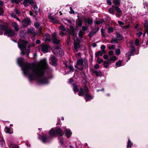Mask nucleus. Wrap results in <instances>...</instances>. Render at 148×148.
Here are the masks:
<instances>
[{
  "instance_id": "nucleus-56",
  "label": "nucleus",
  "mask_w": 148,
  "mask_h": 148,
  "mask_svg": "<svg viewBox=\"0 0 148 148\" xmlns=\"http://www.w3.org/2000/svg\"><path fill=\"white\" fill-rule=\"evenodd\" d=\"M70 35L68 34L67 38V42L68 43L69 42H70L71 41V37L70 36Z\"/></svg>"
},
{
  "instance_id": "nucleus-38",
  "label": "nucleus",
  "mask_w": 148,
  "mask_h": 148,
  "mask_svg": "<svg viewBox=\"0 0 148 148\" xmlns=\"http://www.w3.org/2000/svg\"><path fill=\"white\" fill-rule=\"evenodd\" d=\"M99 27H97L96 28H93L92 31L94 32V33L96 34V33L99 30Z\"/></svg>"
},
{
  "instance_id": "nucleus-2",
  "label": "nucleus",
  "mask_w": 148,
  "mask_h": 148,
  "mask_svg": "<svg viewBox=\"0 0 148 148\" xmlns=\"http://www.w3.org/2000/svg\"><path fill=\"white\" fill-rule=\"evenodd\" d=\"M60 129H55L52 128L49 132V135L45 134H42L40 136V139L42 141L45 143H50L54 137H57V135L60 133Z\"/></svg>"
},
{
  "instance_id": "nucleus-28",
  "label": "nucleus",
  "mask_w": 148,
  "mask_h": 148,
  "mask_svg": "<svg viewBox=\"0 0 148 148\" xmlns=\"http://www.w3.org/2000/svg\"><path fill=\"white\" fill-rule=\"evenodd\" d=\"M18 47L21 49V50H24L27 49L26 46L22 44H18Z\"/></svg>"
},
{
  "instance_id": "nucleus-13",
  "label": "nucleus",
  "mask_w": 148,
  "mask_h": 148,
  "mask_svg": "<svg viewBox=\"0 0 148 148\" xmlns=\"http://www.w3.org/2000/svg\"><path fill=\"white\" fill-rule=\"evenodd\" d=\"M0 29L1 31L6 32L8 29V26L7 25L1 24L0 25Z\"/></svg>"
},
{
  "instance_id": "nucleus-12",
  "label": "nucleus",
  "mask_w": 148,
  "mask_h": 148,
  "mask_svg": "<svg viewBox=\"0 0 148 148\" xmlns=\"http://www.w3.org/2000/svg\"><path fill=\"white\" fill-rule=\"evenodd\" d=\"M74 40V48L75 50H77V48L81 47V45L79 43H77L75 41L74 38H73Z\"/></svg>"
},
{
  "instance_id": "nucleus-23",
  "label": "nucleus",
  "mask_w": 148,
  "mask_h": 148,
  "mask_svg": "<svg viewBox=\"0 0 148 148\" xmlns=\"http://www.w3.org/2000/svg\"><path fill=\"white\" fill-rule=\"evenodd\" d=\"M12 27H13L15 28V29L16 31H18V30H19V29L18 27H17V24L16 22H12Z\"/></svg>"
},
{
  "instance_id": "nucleus-8",
  "label": "nucleus",
  "mask_w": 148,
  "mask_h": 148,
  "mask_svg": "<svg viewBox=\"0 0 148 148\" xmlns=\"http://www.w3.org/2000/svg\"><path fill=\"white\" fill-rule=\"evenodd\" d=\"M4 33L11 37L14 36L15 34L14 31L12 29H8L6 32H4Z\"/></svg>"
},
{
  "instance_id": "nucleus-35",
  "label": "nucleus",
  "mask_w": 148,
  "mask_h": 148,
  "mask_svg": "<svg viewBox=\"0 0 148 148\" xmlns=\"http://www.w3.org/2000/svg\"><path fill=\"white\" fill-rule=\"evenodd\" d=\"M122 62L121 60H118L116 63V65L117 67L121 66L122 65Z\"/></svg>"
},
{
  "instance_id": "nucleus-19",
  "label": "nucleus",
  "mask_w": 148,
  "mask_h": 148,
  "mask_svg": "<svg viewBox=\"0 0 148 148\" xmlns=\"http://www.w3.org/2000/svg\"><path fill=\"white\" fill-rule=\"evenodd\" d=\"M112 8H113L118 13H121L122 12L121 10H120V8L117 6L114 5H112Z\"/></svg>"
},
{
  "instance_id": "nucleus-46",
  "label": "nucleus",
  "mask_w": 148,
  "mask_h": 148,
  "mask_svg": "<svg viewBox=\"0 0 148 148\" xmlns=\"http://www.w3.org/2000/svg\"><path fill=\"white\" fill-rule=\"evenodd\" d=\"M88 26H83L82 27V30H83V31L84 32L87 30L88 29Z\"/></svg>"
},
{
  "instance_id": "nucleus-31",
  "label": "nucleus",
  "mask_w": 148,
  "mask_h": 148,
  "mask_svg": "<svg viewBox=\"0 0 148 148\" xmlns=\"http://www.w3.org/2000/svg\"><path fill=\"white\" fill-rule=\"evenodd\" d=\"M102 55V53L100 51H98L95 53V57L97 58L99 56H101Z\"/></svg>"
},
{
  "instance_id": "nucleus-44",
  "label": "nucleus",
  "mask_w": 148,
  "mask_h": 148,
  "mask_svg": "<svg viewBox=\"0 0 148 148\" xmlns=\"http://www.w3.org/2000/svg\"><path fill=\"white\" fill-rule=\"evenodd\" d=\"M95 34L94 33L93 31H91L88 35V36L90 37H92Z\"/></svg>"
},
{
  "instance_id": "nucleus-11",
  "label": "nucleus",
  "mask_w": 148,
  "mask_h": 148,
  "mask_svg": "<svg viewBox=\"0 0 148 148\" xmlns=\"http://www.w3.org/2000/svg\"><path fill=\"white\" fill-rule=\"evenodd\" d=\"M69 28L72 34V36H74L76 35V34L75 33V32L76 31V29H75L74 27L72 25H71Z\"/></svg>"
},
{
  "instance_id": "nucleus-62",
  "label": "nucleus",
  "mask_w": 148,
  "mask_h": 148,
  "mask_svg": "<svg viewBox=\"0 0 148 148\" xmlns=\"http://www.w3.org/2000/svg\"><path fill=\"white\" fill-rule=\"evenodd\" d=\"M113 54V52L112 51L110 50L108 52V54L109 56H112Z\"/></svg>"
},
{
  "instance_id": "nucleus-1",
  "label": "nucleus",
  "mask_w": 148,
  "mask_h": 148,
  "mask_svg": "<svg viewBox=\"0 0 148 148\" xmlns=\"http://www.w3.org/2000/svg\"><path fill=\"white\" fill-rule=\"evenodd\" d=\"M40 63L45 66V69H38L35 68V64L34 63L32 64L28 63L24 66V71L25 74H28V78L29 80H34L35 77L38 83L41 84H47L48 83V77H41L45 74V69L47 68L46 60L44 59L42 60Z\"/></svg>"
},
{
  "instance_id": "nucleus-24",
  "label": "nucleus",
  "mask_w": 148,
  "mask_h": 148,
  "mask_svg": "<svg viewBox=\"0 0 148 148\" xmlns=\"http://www.w3.org/2000/svg\"><path fill=\"white\" fill-rule=\"evenodd\" d=\"M32 6L33 7V9L35 10L34 12L36 14V15H37L38 12L39 11V10L38 9V8L36 5V4H35L33 6Z\"/></svg>"
},
{
  "instance_id": "nucleus-36",
  "label": "nucleus",
  "mask_w": 148,
  "mask_h": 148,
  "mask_svg": "<svg viewBox=\"0 0 148 148\" xmlns=\"http://www.w3.org/2000/svg\"><path fill=\"white\" fill-rule=\"evenodd\" d=\"M115 53L116 55L118 56L121 53L120 49H116L115 50Z\"/></svg>"
},
{
  "instance_id": "nucleus-5",
  "label": "nucleus",
  "mask_w": 148,
  "mask_h": 148,
  "mask_svg": "<svg viewBox=\"0 0 148 148\" xmlns=\"http://www.w3.org/2000/svg\"><path fill=\"white\" fill-rule=\"evenodd\" d=\"M57 129H60V133L59 134H58L56 136L57 137H58V139H59V142L60 143L61 145H63V138L62 137V136L64 134V133L62 131V129L60 127H58Z\"/></svg>"
},
{
  "instance_id": "nucleus-45",
  "label": "nucleus",
  "mask_w": 148,
  "mask_h": 148,
  "mask_svg": "<svg viewBox=\"0 0 148 148\" xmlns=\"http://www.w3.org/2000/svg\"><path fill=\"white\" fill-rule=\"evenodd\" d=\"M116 57L115 56H113L111 58L109 59L111 61H115L116 60Z\"/></svg>"
},
{
  "instance_id": "nucleus-25",
  "label": "nucleus",
  "mask_w": 148,
  "mask_h": 148,
  "mask_svg": "<svg viewBox=\"0 0 148 148\" xmlns=\"http://www.w3.org/2000/svg\"><path fill=\"white\" fill-rule=\"evenodd\" d=\"M121 0H113V3L115 6H119L120 5Z\"/></svg>"
},
{
  "instance_id": "nucleus-59",
  "label": "nucleus",
  "mask_w": 148,
  "mask_h": 148,
  "mask_svg": "<svg viewBox=\"0 0 148 148\" xmlns=\"http://www.w3.org/2000/svg\"><path fill=\"white\" fill-rule=\"evenodd\" d=\"M108 4L109 5H112V2L111 0H106Z\"/></svg>"
},
{
  "instance_id": "nucleus-16",
  "label": "nucleus",
  "mask_w": 148,
  "mask_h": 148,
  "mask_svg": "<svg viewBox=\"0 0 148 148\" xmlns=\"http://www.w3.org/2000/svg\"><path fill=\"white\" fill-rule=\"evenodd\" d=\"M84 60L82 59H78L76 62L77 65L84 66Z\"/></svg>"
},
{
  "instance_id": "nucleus-51",
  "label": "nucleus",
  "mask_w": 148,
  "mask_h": 148,
  "mask_svg": "<svg viewBox=\"0 0 148 148\" xmlns=\"http://www.w3.org/2000/svg\"><path fill=\"white\" fill-rule=\"evenodd\" d=\"M101 35L102 36H103L104 37L106 38V36H105L104 34V29L103 28H102L101 29Z\"/></svg>"
},
{
  "instance_id": "nucleus-61",
  "label": "nucleus",
  "mask_w": 148,
  "mask_h": 148,
  "mask_svg": "<svg viewBox=\"0 0 148 148\" xmlns=\"http://www.w3.org/2000/svg\"><path fill=\"white\" fill-rule=\"evenodd\" d=\"M103 58L104 59L107 60L108 59V56L107 54H105L103 56Z\"/></svg>"
},
{
  "instance_id": "nucleus-53",
  "label": "nucleus",
  "mask_w": 148,
  "mask_h": 148,
  "mask_svg": "<svg viewBox=\"0 0 148 148\" xmlns=\"http://www.w3.org/2000/svg\"><path fill=\"white\" fill-rule=\"evenodd\" d=\"M28 2L32 6V5H34L35 4V2H33V0H28Z\"/></svg>"
},
{
  "instance_id": "nucleus-40",
  "label": "nucleus",
  "mask_w": 148,
  "mask_h": 148,
  "mask_svg": "<svg viewBox=\"0 0 148 148\" xmlns=\"http://www.w3.org/2000/svg\"><path fill=\"white\" fill-rule=\"evenodd\" d=\"M28 43L27 41H25L24 40H22L21 42V43L20 44H22L23 45L26 46V45Z\"/></svg>"
},
{
  "instance_id": "nucleus-63",
  "label": "nucleus",
  "mask_w": 148,
  "mask_h": 148,
  "mask_svg": "<svg viewBox=\"0 0 148 148\" xmlns=\"http://www.w3.org/2000/svg\"><path fill=\"white\" fill-rule=\"evenodd\" d=\"M94 67L95 69H97L99 67V66L98 64H96L94 66Z\"/></svg>"
},
{
  "instance_id": "nucleus-33",
  "label": "nucleus",
  "mask_w": 148,
  "mask_h": 148,
  "mask_svg": "<svg viewBox=\"0 0 148 148\" xmlns=\"http://www.w3.org/2000/svg\"><path fill=\"white\" fill-rule=\"evenodd\" d=\"M116 38H113L110 41V43L112 44H117L118 43V42Z\"/></svg>"
},
{
  "instance_id": "nucleus-42",
  "label": "nucleus",
  "mask_w": 148,
  "mask_h": 148,
  "mask_svg": "<svg viewBox=\"0 0 148 148\" xmlns=\"http://www.w3.org/2000/svg\"><path fill=\"white\" fill-rule=\"evenodd\" d=\"M34 25L36 28H38L40 26V23L38 22L34 23Z\"/></svg>"
},
{
  "instance_id": "nucleus-60",
  "label": "nucleus",
  "mask_w": 148,
  "mask_h": 148,
  "mask_svg": "<svg viewBox=\"0 0 148 148\" xmlns=\"http://www.w3.org/2000/svg\"><path fill=\"white\" fill-rule=\"evenodd\" d=\"M68 68L70 70H71L72 71H74V68L71 65H70L69 66Z\"/></svg>"
},
{
  "instance_id": "nucleus-7",
  "label": "nucleus",
  "mask_w": 148,
  "mask_h": 148,
  "mask_svg": "<svg viewBox=\"0 0 148 148\" xmlns=\"http://www.w3.org/2000/svg\"><path fill=\"white\" fill-rule=\"evenodd\" d=\"M31 21L30 18L27 17L25 18L22 21L23 26L25 27L31 24Z\"/></svg>"
},
{
  "instance_id": "nucleus-10",
  "label": "nucleus",
  "mask_w": 148,
  "mask_h": 148,
  "mask_svg": "<svg viewBox=\"0 0 148 148\" xmlns=\"http://www.w3.org/2000/svg\"><path fill=\"white\" fill-rule=\"evenodd\" d=\"M49 47V45L47 44H45L42 45L41 48L42 51L43 53L47 52L48 51Z\"/></svg>"
},
{
  "instance_id": "nucleus-52",
  "label": "nucleus",
  "mask_w": 148,
  "mask_h": 148,
  "mask_svg": "<svg viewBox=\"0 0 148 148\" xmlns=\"http://www.w3.org/2000/svg\"><path fill=\"white\" fill-rule=\"evenodd\" d=\"M82 74L83 75V76H82L83 78V79H84V80H85V81L86 82V78H87L86 76V75L84 73H83Z\"/></svg>"
},
{
  "instance_id": "nucleus-47",
  "label": "nucleus",
  "mask_w": 148,
  "mask_h": 148,
  "mask_svg": "<svg viewBox=\"0 0 148 148\" xmlns=\"http://www.w3.org/2000/svg\"><path fill=\"white\" fill-rule=\"evenodd\" d=\"M144 27L146 28H147L148 27L147 21V20L145 21V23L144 24Z\"/></svg>"
},
{
  "instance_id": "nucleus-17",
  "label": "nucleus",
  "mask_w": 148,
  "mask_h": 148,
  "mask_svg": "<svg viewBox=\"0 0 148 148\" xmlns=\"http://www.w3.org/2000/svg\"><path fill=\"white\" fill-rule=\"evenodd\" d=\"M73 91L75 92H77L78 91L79 92V90L77 85L74 83L73 84Z\"/></svg>"
},
{
  "instance_id": "nucleus-9",
  "label": "nucleus",
  "mask_w": 148,
  "mask_h": 148,
  "mask_svg": "<svg viewBox=\"0 0 148 148\" xmlns=\"http://www.w3.org/2000/svg\"><path fill=\"white\" fill-rule=\"evenodd\" d=\"M51 62H52V65L53 66H56L57 65V62L58 59L56 58V57L54 55L52 56L51 57Z\"/></svg>"
},
{
  "instance_id": "nucleus-30",
  "label": "nucleus",
  "mask_w": 148,
  "mask_h": 148,
  "mask_svg": "<svg viewBox=\"0 0 148 148\" xmlns=\"http://www.w3.org/2000/svg\"><path fill=\"white\" fill-rule=\"evenodd\" d=\"M116 38H118V40H122L123 37L122 35L120 34L119 33H117L116 34Z\"/></svg>"
},
{
  "instance_id": "nucleus-48",
  "label": "nucleus",
  "mask_w": 148,
  "mask_h": 148,
  "mask_svg": "<svg viewBox=\"0 0 148 148\" xmlns=\"http://www.w3.org/2000/svg\"><path fill=\"white\" fill-rule=\"evenodd\" d=\"M135 45L136 46H138L139 44V41L138 39H136L135 40Z\"/></svg>"
},
{
  "instance_id": "nucleus-57",
  "label": "nucleus",
  "mask_w": 148,
  "mask_h": 148,
  "mask_svg": "<svg viewBox=\"0 0 148 148\" xmlns=\"http://www.w3.org/2000/svg\"><path fill=\"white\" fill-rule=\"evenodd\" d=\"M115 45H111V46H109L108 47V48L110 50L111 49H114V47Z\"/></svg>"
},
{
  "instance_id": "nucleus-26",
  "label": "nucleus",
  "mask_w": 148,
  "mask_h": 148,
  "mask_svg": "<svg viewBox=\"0 0 148 148\" xmlns=\"http://www.w3.org/2000/svg\"><path fill=\"white\" fill-rule=\"evenodd\" d=\"M76 24H78L79 26H81L82 25V22L81 19L77 18L76 20Z\"/></svg>"
},
{
  "instance_id": "nucleus-32",
  "label": "nucleus",
  "mask_w": 148,
  "mask_h": 148,
  "mask_svg": "<svg viewBox=\"0 0 148 148\" xmlns=\"http://www.w3.org/2000/svg\"><path fill=\"white\" fill-rule=\"evenodd\" d=\"M21 1V0H11V2L12 3H15L18 4Z\"/></svg>"
},
{
  "instance_id": "nucleus-22",
  "label": "nucleus",
  "mask_w": 148,
  "mask_h": 148,
  "mask_svg": "<svg viewBox=\"0 0 148 148\" xmlns=\"http://www.w3.org/2000/svg\"><path fill=\"white\" fill-rule=\"evenodd\" d=\"M27 32L28 34L31 33L34 35L32 37V39H33L34 38L35 34V32L34 31H33L32 29H28L27 31Z\"/></svg>"
},
{
  "instance_id": "nucleus-49",
  "label": "nucleus",
  "mask_w": 148,
  "mask_h": 148,
  "mask_svg": "<svg viewBox=\"0 0 148 148\" xmlns=\"http://www.w3.org/2000/svg\"><path fill=\"white\" fill-rule=\"evenodd\" d=\"M122 14V12H121V13L117 12L115 14V15L117 17L119 18L121 16Z\"/></svg>"
},
{
  "instance_id": "nucleus-39",
  "label": "nucleus",
  "mask_w": 148,
  "mask_h": 148,
  "mask_svg": "<svg viewBox=\"0 0 148 148\" xmlns=\"http://www.w3.org/2000/svg\"><path fill=\"white\" fill-rule=\"evenodd\" d=\"M28 3H29L28 0H24L23 4L25 6L27 7L28 6V5L27 4Z\"/></svg>"
},
{
  "instance_id": "nucleus-43",
  "label": "nucleus",
  "mask_w": 148,
  "mask_h": 148,
  "mask_svg": "<svg viewBox=\"0 0 148 148\" xmlns=\"http://www.w3.org/2000/svg\"><path fill=\"white\" fill-rule=\"evenodd\" d=\"M97 62L99 64H100L102 62H103V60L102 59H100L99 57L97 58Z\"/></svg>"
},
{
  "instance_id": "nucleus-6",
  "label": "nucleus",
  "mask_w": 148,
  "mask_h": 148,
  "mask_svg": "<svg viewBox=\"0 0 148 148\" xmlns=\"http://www.w3.org/2000/svg\"><path fill=\"white\" fill-rule=\"evenodd\" d=\"M17 63L18 65L20 66H22V69L24 72V73L25 75H28V74H25V71H24L23 67L25 65L27 64L28 63H29L27 62L26 64H25L24 63V59L21 58H18L17 59Z\"/></svg>"
},
{
  "instance_id": "nucleus-3",
  "label": "nucleus",
  "mask_w": 148,
  "mask_h": 148,
  "mask_svg": "<svg viewBox=\"0 0 148 148\" xmlns=\"http://www.w3.org/2000/svg\"><path fill=\"white\" fill-rule=\"evenodd\" d=\"M83 88L82 87H80L78 95L81 97L85 95L84 98L86 102L89 101L94 99V97L92 96L89 93V90L87 86L86 85H84Z\"/></svg>"
},
{
  "instance_id": "nucleus-55",
  "label": "nucleus",
  "mask_w": 148,
  "mask_h": 148,
  "mask_svg": "<svg viewBox=\"0 0 148 148\" xmlns=\"http://www.w3.org/2000/svg\"><path fill=\"white\" fill-rule=\"evenodd\" d=\"M60 29H61V30L63 31H66V29L63 26H60Z\"/></svg>"
},
{
  "instance_id": "nucleus-64",
  "label": "nucleus",
  "mask_w": 148,
  "mask_h": 148,
  "mask_svg": "<svg viewBox=\"0 0 148 148\" xmlns=\"http://www.w3.org/2000/svg\"><path fill=\"white\" fill-rule=\"evenodd\" d=\"M129 27H130V25H124V26H123V27L124 29H126L129 28Z\"/></svg>"
},
{
  "instance_id": "nucleus-37",
  "label": "nucleus",
  "mask_w": 148,
  "mask_h": 148,
  "mask_svg": "<svg viewBox=\"0 0 148 148\" xmlns=\"http://www.w3.org/2000/svg\"><path fill=\"white\" fill-rule=\"evenodd\" d=\"M114 9L112 8H112H110L109 9V12L112 14H113L114 13Z\"/></svg>"
},
{
  "instance_id": "nucleus-15",
  "label": "nucleus",
  "mask_w": 148,
  "mask_h": 148,
  "mask_svg": "<svg viewBox=\"0 0 148 148\" xmlns=\"http://www.w3.org/2000/svg\"><path fill=\"white\" fill-rule=\"evenodd\" d=\"M65 132V134L67 138H69L71 137L72 134V133L70 130H66Z\"/></svg>"
},
{
  "instance_id": "nucleus-29",
  "label": "nucleus",
  "mask_w": 148,
  "mask_h": 148,
  "mask_svg": "<svg viewBox=\"0 0 148 148\" xmlns=\"http://www.w3.org/2000/svg\"><path fill=\"white\" fill-rule=\"evenodd\" d=\"M133 145V143L132 142L130 139H128L127 143V148L131 147Z\"/></svg>"
},
{
  "instance_id": "nucleus-50",
  "label": "nucleus",
  "mask_w": 148,
  "mask_h": 148,
  "mask_svg": "<svg viewBox=\"0 0 148 148\" xmlns=\"http://www.w3.org/2000/svg\"><path fill=\"white\" fill-rule=\"evenodd\" d=\"M4 13L3 8L0 7V15H2Z\"/></svg>"
},
{
  "instance_id": "nucleus-27",
  "label": "nucleus",
  "mask_w": 148,
  "mask_h": 148,
  "mask_svg": "<svg viewBox=\"0 0 148 148\" xmlns=\"http://www.w3.org/2000/svg\"><path fill=\"white\" fill-rule=\"evenodd\" d=\"M85 34V32L83 31L82 29H81L79 30V32L78 33V35L80 38H82L83 37V35Z\"/></svg>"
},
{
  "instance_id": "nucleus-41",
  "label": "nucleus",
  "mask_w": 148,
  "mask_h": 148,
  "mask_svg": "<svg viewBox=\"0 0 148 148\" xmlns=\"http://www.w3.org/2000/svg\"><path fill=\"white\" fill-rule=\"evenodd\" d=\"M87 23L89 25H91L93 23L92 19L91 18H88Z\"/></svg>"
},
{
  "instance_id": "nucleus-34",
  "label": "nucleus",
  "mask_w": 148,
  "mask_h": 148,
  "mask_svg": "<svg viewBox=\"0 0 148 148\" xmlns=\"http://www.w3.org/2000/svg\"><path fill=\"white\" fill-rule=\"evenodd\" d=\"M134 49H132L131 51L128 52L127 53L128 55L129 56H134Z\"/></svg>"
},
{
  "instance_id": "nucleus-4",
  "label": "nucleus",
  "mask_w": 148,
  "mask_h": 148,
  "mask_svg": "<svg viewBox=\"0 0 148 148\" xmlns=\"http://www.w3.org/2000/svg\"><path fill=\"white\" fill-rule=\"evenodd\" d=\"M51 40H52V42L54 45H58L60 44V40H58L57 38L56 33H53L51 37Z\"/></svg>"
},
{
  "instance_id": "nucleus-14",
  "label": "nucleus",
  "mask_w": 148,
  "mask_h": 148,
  "mask_svg": "<svg viewBox=\"0 0 148 148\" xmlns=\"http://www.w3.org/2000/svg\"><path fill=\"white\" fill-rule=\"evenodd\" d=\"M4 131L6 133L11 134L13 133L12 129L11 127L8 128L6 127L5 128Z\"/></svg>"
},
{
  "instance_id": "nucleus-58",
  "label": "nucleus",
  "mask_w": 148,
  "mask_h": 148,
  "mask_svg": "<svg viewBox=\"0 0 148 148\" xmlns=\"http://www.w3.org/2000/svg\"><path fill=\"white\" fill-rule=\"evenodd\" d=\"M70 11L69 12L71 14H75V12L73 10L72 8L71 7H70Z\"/></svg>"
},
{
  "instance_id": "nucleus-54",
  "label": "nucleus",
  "mask_w": 148,
  "mask_h": 148,
  "mask_svg": "<svg viewBox=\"0 0 148 148\" xmlns=\"http://www.w3.org/2000/svg\"><path fill=\"white\" fill-rule=\"evenodd\" d=\"M113 31V28L110 27H109L108 28V33H111Z\"/></svg>"
},
{
  "instance_id": "nucleus-21",
  "label": "nucleus",
  "mask_w": 148,
  "mask_h": 148,
  "mask_svg": "<svg viewBox=\"0 0 148 148\" xmlns=\"http://www.w3.org/2000/svg\"><path fill=\"white\" fill-rule=\"evenodd\" d=\"M107 60L108 61H104V64H107L105 66V68H108L109 67V65L111 64V61L109 59H108Z\"/></svg>"
},
{
  "instance_id": "nucleus-18",
  "label": "nucleus",
  "mask_w": 148,
  "mask_h": 148,
  "mask_svg": "<svg viewBox=\"0 0 148 148\" xmlns=\"http://www.w3.org/2000/svg\"><path fill=\"white\" fill-rule=\"evenodd\" d=\"M48 18L51 19L54 23H56L58 22V20L55 17H53L52 16L50 15L48 16Z\"/></svg>"
},
{
  "instance_id": "nucleus-20",
  "label": "nucleus",
  "mask_w": 148,
  "mask_h": 148,
  "mask_svg": "<svg viewBox=\"0 0 148 148\" xmlns=\"http://www.w3.org/2000/svg\"><path fill=\"white\" fill-rule=\"evenodd\" d=\"M92 72L96 74L97 77L101 76L102 75L100 71H98L97 70H93Z\"/></svg>"
}]
</instances>
